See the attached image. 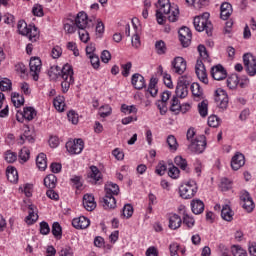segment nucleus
I'll use <instances>...</instances> for the list:
<instances>
[{
	"label": "nucleus",
	"mask_w": 256,
	"mask_h": 256,
	"mask_svg": "<svg viewBox=\"0 0 256 256\" xmlns=\"http://www.w3.org/2000/svg\"><path fill=\"white\" fill-rule=\"evenodd\" d=\"M156 7V19L159 25L165 23L167 16L170 23H175V21L179 19V8L171 7V2H169V0H158Z\"/></svg>",
	"instance_id": "obj_1"
},
{
	"label": "nucleus",
	"mask_w": 256,
	"mask_h": 256,
	"mask_svg": "<svg viewBox=\"0 0 256 256\" xmlns=\"http://www.w3.org/2000/svg\"><path fill=\"white\" fill-rule=\"evenodd\" d=\"M115 195H119V185L111 182L107 183L105 185V196L102 198L104 209H115L117 207Z\"/></svg>",
	"instance_id": "obj_2"
},
{
	"label": "nucleus",
	"mask_w": 256,
	"mask_h": 256,
	"mask_svg": "<svg viewBox=\"0 0 256 256\" xmlns=\"http://www.w3.org/2000/svg\"><path fill=\"white\" fill-rule=\"evenodd\" d=\"M193 25L196 31H206L208 36L212 35L213 24L209 21V13H204L202 16L195 17Z\"/></svg>",
	"instance_id": "obj_3"
},
{
	"label": "nucleus",
	"mask_w": 256,
	"mask_h": 256,
	"mask_svg": "<svg viewBox=\"0 0 256 256\" xmlns=\"http://www.w3.org/2000/svg\"><path fill=\"white\" fill-rule=\"evenodd\" d=\"M197 182L188 180L179 187V195L182 199H193L198 191Z\"/></svg>",
	"instance_id": "obj_4"
},
{
	"label": "nucleus",
	"mask_w": 256,
	"mask_h": 256,
	"mask_svg": "<svg viewBox=\"0 0 256 256\" xmlns=\"http://www.w3.org/2000/svg\"><path fill=\"white\" fill-rule=\"evenodd\" d=\"M74 72H73V66L69 64H65L62 67V93H67L69 89L71 88V85L75 83V79L73 78Z\"/></svg>",
	"instance_id": "obj_5"
},
{
	"label": "nucleus",
	"mask_w": 256,
	"mask_h": 256,
	"mask_svg": "<svg viewBox=\"0 0 256 256\" xmlns=\"http://www.w3.org/2000/svg\"><path fill=\"white\" fill-rule=\"evenodd\" d=\"M189 85H191V78L189 76H181L178 79V83L176 86V97L180 99H185L187 95H189Z\"/></svg>",
	"instance_id": "obj_6"
},
{
	"label": "nucleus",
	"mask_w": 256,
	"mask_h": 256,
	"mask_svg": "<svg viewBox=\"0 0 256 256\" xmlns=\"http://www.w3.org/2000/svg\"><path fill=\"white\" fill-rule=\"evenodd\" d=\"M207 147V138L205 135L197 136L194 140H191L190 145L188 146L189 151L196 153V155H201Z\"/></svg>",
	"instance_id": "obj_7"
},
{
	"label": "nucleus",
	"mask_w": 256,
	"mask_h": 256,
	"mask_svg": "<svg viewBox=\"0 0 256 256\" xmlns=\"http://www.w3.org/2000/svg\"><path fill=\"white\" fill-rule=\"evenodd\" d=\"M93 21H95V18H89V16H87V13L82 11L77 14L75 18V25L77 29H91V27L95 25Z\"/></svg>",
	"instance_id": "obj_8"
},
{
	"label": "nucleus",
	"mask_w": 256,
	"mask_h": 256,
	"mask_svg": "<svg viewBox=\"0 0 256 256\" xmlns=\"http://www.w3.org/2000/svg\"><path fill=\"white\" fill-rule=\"evenodd\" d=\"M66 149L70 155H79L85 149V142L81 138L70 140L66 143Z\"/></svg>",
	"instance_id": "obj_9"
},
{
	"label": "nucleus",
	"mask_w": 256,
	"mask_h": 256,
	"mask_svg": "<svg viewBox=\"0 0 256 256\" xmlns=\"http://www.w3.org/2000/svg\"><path fill=\"white\" fill-rule=\"evenodd\" d=\"M243 63L245 69L250 77H255L256 75V58L251 53L244 54Z\"/></svg>",
	"instance_id": "obj_10"
},
{
	"label": "nucleus",
	"mask_w": 256,
	"mask_h": 256,
	"mask_svg": "<svg viewBox=\"0 0 256 256\" xmlns=\"http://www.w3.org/2000/svg\"><path fill=\"white\" fill-rule=\"evenodd\" d=\"M240 205H242L243 209L248 213H251L255 209V202H253V198H251V194L246 190H242L240 192Z\"/></svg>",
	"instance_id": "obj_11"
},
{
	"label": "nucleus",
	"mask_w": 256,
	"mask_h": 256,
	"mask_svg": "<svg viewBox=\"0 0 256 256\" xmlns=\"http://www.w3.org/2000/svg\"><path fill=\"white\" fill-rule=\"evenodd\" d=\"M214 101L220 109H227V105H229V96L225 90L218 88L215 91Z\"/></svg>",
	"instance_id": "obj_12"
},
{
	"label": "nucleus",
	"mask_w": 256,
	"mask_h": 256,
	"mask_svg": "<svg viewBox=\"0 0 256 256\" xmlns=\"http://www.w3.org/2000/svg\"><path fill=\"white\" fill-rule=\"evenodd\" d=\"M195 72L199 81L204 83V85H207L209 83V78L207 77V69L205 68V61L197 60Z\"/></svg>",
	"instance_id": "obj_13"
},
{
	"label": "nucleus",
	"mask_w": 256,
	"mask_h": 256,
	"mask_svg": "<svg viewBox=\"0 0 256 256\" xmlns=\"http://www.w3.org/2000/svg\"><path fill=\"white\" fill-rule=\"evenodd\" d=\"M179 40L181 42V45L183 47H189L191 45V39H193V34L191 33V30L189 27H182L178 31Z\"/></svg>",
	"instance_id": "obj_14"
},
{
	"label": "nucleus",
	"mask_w": 256,
	"mask_h": 256,
	"mask_svg": "<svg viewBox=\"0 0 256 256\" xmlns=\"http://www.w3.org/2000/svg\"><path fill=\"white\" fill-rule=\"evenodd\" d=\"M187 70V61L183 57H176L172 61V71L177 75H183Z\"/></svg>",
	"instance_id": "obj_15"
},
{
	"label": "nucleus",
	"mask_w": 256,
	"mask_h": 256,
	"mask_svg": "<svg viewBox=\"0 0 256 256\" xmlns=\"http://www.w3.org/2000/svg\"><path fill=\"white\" fill-rule=\"evenodd\" d=\"M30 75L35 81H39V73H41V59L34 57L30 59L29 63Z\"/></svg>",
	"instance_id": "obj_16"
},
{
	"label": "nucleus",
	"mask_w": 256,
	"mask_h": 256,
	"mask_svg": "<svg viewBox=\"0 0 256 256\" xmlns=\"http://www.w3.org/2000/svg\"><path fill=\"white\" fill-rule=\"evenodd\" d=\"M245 166V155L241 152H236L231 159L230 167L233 171H239Z\"/></svg>",
	"instance_id": "obj_17"
},
{
	"label": "nucleus",
	"mask_w": 256,
	"mask_h": 256,
	"mask_svg": "<svg viewBox=\"0 0 256 256\" xmlns=\"http://www.w3.org/2000/svg\"><path fill=\"white\" fill-rule=\"evenodd\" d=\"M210 73L215 81H223V79H227V70H225L221 64L213 66Z\"/></svg>",
	"instance_id": "obj_18"
},
{
	"label": "nucleus",
	"mask_w": 256,
	"mask_h": 256,
	"mask_svg": "<svg viewBox=\"0 0 256 256\" xmlns=\"http://www.w3.org/2000/svg\"><path fill=\"white\" fill-rule=\"evenodd\" d=\"M88 177L93 185H101L103 183V173H101V170L97 166L90 167Z\"/></svg>",
	"instance_id": "obj_19"
},
{
	"label": "nucleus",
	"mask_w": 256,
	"mask_h": 256,
	"mask_svg": "<svg viewBox=\"0 0 256 256\" xmlns=\"http://www.w3.org/2000/svg\"><path fill=\"white\" fill-rule=\"evenodd\" d=\"M131 84L133 85L134 89H137L138 91H141V89H145V87H147L145 77L139 73L132 75Z\"/></svg>",
	"instance_id": "obj_20"
},
{
	"label": "nucleus",
	"mask_w": 256,
	"mask_h": 256,
	"mask_svg": "<svg viewBox=\"0 0 256 256\" xmlns=\"http://www.w3.org/2000/svg\"><path fill=\"white\" fill-rule=\"evenodd\" d=\"M83 207L86 211H95L97 202H95V196L93 194H85L83 196Z\"/></svg>",
	"instance_id": "obj_21"
},
{
	"label": "nucleus",
	"mask_w": 256,
	"mask_h": 256,
	"mask_svg": "<svg viewBox=\"0 0 256 256\" xmlns=\"http://www.w3.org/2000/svg\"><path fill=\"white\" fill-rule=\"evenodd\" d=\"M72 225L75 229H87L91 225V221L85 216H80L72 220Z\"/></svg>",
	"instance_id": "obj_22"
},
{
	"label": "nucleus",
	"mask_w": 256,
	"mask_h": 256,
	"mask_svg": "<svg viewBox=\"0 0 256 256\" xmlns=\"http://www.w3.org/2000/svg\"><path fill=\"white\" fill-rule=\"evenodd\" d=\"M233 14V6L229 2L222 3L220 7V18L227 21Z\"/></svg>",
	"instance_id": "obj_23"
},
{
	"label": "nucleus",
	"mask_w": 256,
	"mask_h": 256,
	"mask_svg": "<svg viewBox=\"0 0 256 256\" xmlns=\"http://www.w3.org/2000/svg\"><path fill=\"white\" fill-rule=\"evenodd\" d=\"M37 207L33 204L28 206V216L26 217V223L28 225H33L39 219V215L37 214Z\"/></svg>",
	"instance_id": "obj_24"
},
{
	"label": "nucleus",
	"mask_w": 256,
	"mask_h": 256,
	"mask_svg": "<svg viewBox=\"0 0 256 256\" xmlns=\"http://www.w3.org/2000/svg\"><path fill=\"white\" fill-rule=\"evenodd\" d=\"M191 211L194 215H201L205 211V203L200 199H194L191 201Z\"/></svg>",
	"instance_id": "obj_25"
},
{
	"label": "nucleus",
	"mask_w": 256,
	"mask_h": 256,
	"mask_svg": "<svg viewBox=\"0 0 256 256\" xmlns=\"http://www.w3.org/2000/svg\"><path fill=\"white\" fill-rule=\"evenodd\" d=\"M183 225V220L181 219L180 215L177 214H170L169 217V229H172L173 231L179 229Z\"/></svg>",
	"instance_id": "obj_26"
},
{
	"label": "nucleus",
	"mask_w": 256,
	"mask_h": 256,
	"mask_svg": "<svg viewBox=\"0 0 256 256\" xmlns=\"http://www.w3.org/2000/svg\"><path fill=\"white\" fill-rule=\"evenodd\" d=\"M63 68L61 69L59 66H52L49 71L48 75L51 81H57V79L63 78Z\"/></svg>",
	"instance_id": "obj_27"
},
{
	"label": "nucleus",
	"mask_w": 256,
	"mask_h": 256,
	"mask_svg": "<svg viewBox=\"0 0 256 256\" xmlns=\"http://www.w3.org/2000/svg\"><path fill=\"white\" fill-rule=\"evenodd\" d=\"M175 165L177 167H180L182 171H185L186 173H191V168H189V164L187 163V160L183 158V156H176L174 159Z\"/></svg>",
	"instance_id": "obj_28"
},
{
	"label": "nucleus",
	"mask_w": 256,
	"mask_h": 256,
	"mask_svg": "<svg viewBox=\"0 0 256 256\" xmlns=\"http://www.w3.org/2000/svg\"><path fill=\"white\" fill-rule=\"evenodd\" d=\"M6 177L10 183H17V181H19V174L17 173V169L13 166L7 167Z\"/></svg>",
	"instance_id": "obj_29"
},
{
	"label": "nucleus",
	"mask_w": 256,
	"mask_h": 256,
	"mask_svg": "<svg viewBox=\"0 0 256 256\" xmlns=\"http://www.w3.org/2000/svg\"><path fill=\"white\" fill-rule=\"evenodd\" d=\"M235 215V213L233 212V210H231V206H229L228 204H225L222 207L221 210V217L224 221H233V216Z\"/></svg>",
	"instance_id": "obj_30"
},
{
	"label": "nucleus",
	"mask_w": 256,
	"mask_h": 256,
	"mask_svg": "<svg viewBox=\"0 0 256 256\" xmlns=\"http://www.w3.org/2000/svg\"><path fill=\"white\" fill-rule=\"evenodd\" d=\"M182 211V223L187 227V229H193V227H195V218L189 215L187 211H185V209H183Z\"/></svg>",
	"instance_id": "obj_31"
},
{
	"label": "nucleus",
	"mask_w": 256,
	"mask_h": 256,
	"mask_svg": "<svg viewBox=\"0 0 256 256\" xmlns=\"http://www.w3.org/2000/svg\"><path fill=\"white\" fill-rule=\"evenodd\" d=\"M21 115L23 119H26V121H33V119L37 117V110L33 107H25Z\"/></svg>",
	"instance_id": "obj_32"
},
{
	"label": "nucleus",
	"mask_w": 256,
	"mask_h": 256,
	"mask_svg": "<svg viewBox=\"0 0 256 256\" xmlns=\"http://www.w3.org/2000/svg\"><path fill=\"white\" fill-rule=\"evenodd\" d=\"M44 185L47 189H55L57 187V176L49 174L44 178Z\"/></svg>",
	"instance_id": "obj_33"
},
{
	"label": "nucleus",
	"mask_w": 256,
	"mask_h": 256,
	"mask_svg": "<svg viewBox=\"0 0 256 256\" xmlns=\"http://www.w3.org/2000/svg\"><path fill=\"white\" fill-rule=\"evenodd\" d=\"M190 89L195 99H203V89L201 88V85H199V83H192Z\"/></svg>",
	"instance_id": "obj_34"
},
{
	"label": "nucleus",
	"mask_w": 256,
	"mask_h": 256,
	"mask_svg": "<svg viewBox=\"0 0 256 256\" xmlns=\"http://www.w3.org/2000/svg\"><path fill=\"white\" fill-rule=\"evenodd\" d=\"M36 165L40 171H45V169H47V155H45V153H40L37 156Z\"/></svg>",
	"instance_id": "obj_35"
},
{
	"label": "nucleus",
	"mask_w": 256,
	"mask_h": 256,
	"mask_svg": "<svg viewBox=\"0 0 256 256\" xmlns=\"http://www.w3.org/2000/svg\"><path fill=\"white\" fill-rule=\"evenodd\" d=\"M11 101L14 107H21V105L25 104V98L17 92L11 94Z\"/></svg>",
	"instance_id": "obj_36"
},
{
	"label": "nucleus",
	"mask_w": 256,
	"mask_h": 256,
	"mask_svg": "<svg viewBox=\"0 0 256 256\" xmlns=\"http://www.w3.org/2000/svg\"><path fill=\"white\" fill-rule=\"evenodd\" d=\"M53 105L57 111H60V113L65 111V97L57 96L53 100Z\"/></svg>",
	"instance_id": "obj_37"
},
{
	"label": "nucleus",
	"mask_w": 256,
	"mask_h": 256,
	"mask_svg": "<svg viewBox=\"0 0 256 256\" xmlns=\"http://www.w3.org/2000/svg\"><path fill=\"white\" fill-rule=\"evenodd\" d=\"M26 37H28L32 43H35V41L39 39V29L35 27V25H30V30L28 34H26Z\"/></svg>",
	"instance_id": "obj_38"
},
{
	"label": "nucleus",
	"mask_w": 256,
	"mask_h": 256,
	"mask_svg": "<svg viewBox=\"0 0 256 256\" xmlns=\"http://www.w3.org/2000/svg\"><path fill=\"white\" fill-rule=\"evenodd\" d=\"M52 235L55 239H61V237H63V228L59 222H54L52 224Z\"/></svg>",
	"instance_id": "obj_39"
},
{
	"label": "nucleus",
	"mask_w": 256,
	"mask_h": 256,
	"mask_svg": "<svg viewBox=\"0 0 256 256\" xmlns=\"http://www.w3.org/2000/svg\"><path fill=\"white\" fill-rule=\"evenodd\" d=\"M155 51L157 55H165V53H167V45L165 44V41L163 40L156 41Z\"/></svg>",
	"instance_id": "obj_40"
},
{
	"label": "nucleus",
	"mask_w": 256,
	"mask_h": 256,
	"mask_svg": "<svg viewBox=\"0 0 256 256\" xmlns=\"http://www.w3.org/2000/svg\"><path fill=\"white\" fill-rule=\"evenodd\" d=\"M31 29V25H27V22L24 20L18 21V32L20 35H29V30Z\"/></svg>",
	"instance_id": "obj_41"
},
{
	"label": "nucleus",
	"mask_w": 256,
	"mask_h": 256,
	"mask_svg": "<svg viewBox=\"0 0 256 256\" xmlns=\"http://www.w3.org/2000/svg\"><path fill=\"white\" fill-rule=\"evenodd\" d=\"M30 155H31V151L29 150V148L23 147L20 150L18 157H19L21 163H27V161H29Z\"/></svg>",
	"instance_id": "obj_42"
},
{
	"label": "nucleus",
	"mask_w": 256,
	"mask_h": 256,
	"mask_svg": "<svg viewBox=\"0 0 256 256\" xmlns=\"http://www.w3.org/2000/svg\"><path fill=\"white\" fill-rule=\"evenodd\" d=\"M239 85V76L237 74H232L227 79V87L229 89H235Z\"/></svg>",
	"instance_id": "obj_43"
},
{
	"label": "nucleus",
	"mask_w": 256,
	"mask_h": 256,
	"mask_svg": "<svg viewBox=\"0 0 256 256\" xmlns=\"http://www.w3.org/2000/svg\"><path fill=\"white\" fill-rule=\"evenodd\" d=\"M198 52L201 57V59H198V61H204V63H209V54L207 53V48H205L204 45L198 46Z\"/></svg>",
	"instance_id": "obj_44"
},
{
	"label": "nucleus",
	"mask_w": 256,
	"mask_h": 256,
	"mask_svg": "<svg viewBox=\"0 0 256 256\" xmlns=\"http://www.w3.org/2000/svg\"><path fill=\"white\" fill-rule=\"evenodd\" d=\"M219 187L221 191H229L233 188V181L228 178H222Z\"/></svg>",
	"instance_id": "obj_45"
},
{
	"label": "nucleus",
	"mask_w": 256,
	"mask_h": 256,
	"mask_svg": "<svg viewBox=\"0 0 256 256\" xmlns=\"http://www.w3.org/2000/svg\"><path fill=\"white\" fill-rule=\"evenodd\" d=\"M180 174H181V171L177 166L170 165L168 167V175L171 177V179H179Z\"/></svg>",
	"instance_id": "obj_46"
},
{
	"label": "nucleus",
	"mask_w": 256,
	"mask_h": 256,
	"mask_svg": "<svg viewBox=\"0 0 256 256\" xmlns=\"http://www.w3.org/2000/svg\"><path fill=\"white\" fill-rule=\"evenodd\" d=\"M121 112L124 113V115H131V113H137V107L135 105H127L122 104L121 105Z\"/></svg>",
	"instance_id": "obj_47"
},
{
	"label": "nucleus",
	"mask_w": 256,
	"mask_h": 256,
	"mask_svg": "<svg viewBox=\"0 0 256 256\" xmlns=\"http://www.w3.org/2000/svg\"><path fill=\"white\" fill-rule=\"evenodd\" d=\"M231 253L233 256H247V251L239 245H232Z\"/></svg>",
	"instance_id": "obj_48"
},
{
	"label": "nucleus",
	"mask_w": 256,
	"mask_h": 256,
	"mask_svg": "<svg viewBox=\"0 0 256 256\" xmlns=\"http://www.w3.org/2000/svg\"><path fill=\"white\" fill-rule=\"evenodd\" d=\"M166 143L168 144V147L171 151H175L177 147H179V144L177 143V138L173 135H169L167 137Z\"/></svg>",
	"instance_id": "obj_49"
},
{
	"label": "nucleus",
	"mask_w": 256,
	"mask_h": 256,
	"mask_svg": "<svg viewBox=\"0 0 256 256\" xmlns=\"http://www.w3.org/2000/svg\"><path fill=\"white\" fill-rule=\"evenodd\" d=\"M4 159L7 163H15L17 161V153L8 150L4 153Z\"/></svg>",
	"instance_id": "obj_50"
},
{
	"label": "nucleus",
	"mask_w": 256,
	"mask_h": 256,
	"mask_svg": "<svg viewBox=\"0 0 256 256\" xmlns=\"http://www.w3.org/2000/svg\"><path fill=\"white\" fill-rule=\"evenodd\" d=\"M32 14L34 17H43L45 12L43 11V6L41 4H34L32 7Z\"/></svg>",
	"instance_id": "obj_51"
},
{
	"label": "nucleus",
	"mask_w": 256,
	"mask_h": 256,
	"mask_svg": "<svg viewBox=\"0 0 256 256\" xmlns=\"http://www.w3.org/2000/svg\"><path fill=\"white\" fill-rule=\"evenodd\" d=\"M79 39L82 41V43H88L90 37H89V31H87V28L79 29L78 31Z\"/></svg>",
	"instance_id": "obj_52"
},
{
	"label": "nucleus",
	"mask_w": 256,
	"mask_h": 256,
	"mask_svg": "<svg viewBox=\"0 0 256 256\" xmlns=\"http://www.w3.org/2000/svg\"><path fill=\"white\" fill-rule=\"evenodd\" d=\"M122 215L123 217H126V219H130V217H133V206L131 204L124 205Z\"/></svg>",
	"instance_id": "obj_53"
},
{
	"label": "nucleus",
	"mask_w": 256,
	"mask_h": 256,
	"mask_svg": "<svg viewBox=\"0 0 256 256\" xmlns=\"http://www.w3.org/2000/svg\"><path fill=\"white\" fill-rule=\"evenodd\" d=\"M198 111L201 117H207L209 111L207 102L202 101L200 104H198Z\"/></svg>",
	"instance_id": "obj_54"
},
{
	"label": "nucleus",
	"mask_w": 256,
	"mask_h": 256,
	"mask_svg": "<svg viewBox=\"0 0 256 256\" xmlns=\"http://www.w3.org/2000/svg\"><path fill=\"white\" fill-rule=\"evenodd\" d=\"M40 235H49L51 233V227H49V223L42 221L40 222Z\"/></svg>",
	"instance_id": "obj_55"
},
{
	"label": "nucleus",
	"mask_w": 256,
	"mask_h": 256,
	"mask_svg": "<svg viewBox=\"0 0 256 256\" xmlns=\"http://www.w3.org/2000/svg\"><path fill=\"white\" fill-rule=\"evenodd\" d=\"M179 109H181V104H179V97L173 96L170 104V110L175 112L179 111Z\"/></svg>",
	"instance_id": "obj_56"
},
{
	"label": "nucleus",
	"mask_w": 256,
	"mask_h": 256,
	"mask_svg": "<svg viewBox=\"0 0 256 256\" xmlns=\"http://www.w3.org/2000/svg\"><path fill=\"white\" fill-rule=\"evenodd\" d=\"M67 117L73 125H77V123H79V114H77L75 111H69Z\"/></svg>",
	"instance_id": "obj_57"
},
{
	"label": "nucleus",
	"mask_w": 256,
	"mask_h": 256,
	"mask_svg": "<svg viewBox=\"0 0 256 256\" xmlns=\"http://www.w3.org/2000/svg\"><path fill=\"white\" fill-rule=\"evenodd\" d=\"M11 80L4 78L0 81V90L1 91H11Z\"/></svg>",
	"instance_id": "obj_58"
},
{
	"label": "nucleus",
	"mask_w": 256,
	"mask_h": 256,
	"mask_svg": "<svg viewBox=\"0 0 256 256\" xmlns=\"http://www.w3.org/2000/svg\"><path fill=\"white\" fill-rule=\"evenodd\" d=\"M221 120L216 115H212L208 118V125L209 127H219Z\"/></svg>",
	"instance_id": "obj_59"
},
{
	"label": "nucleus",
	"mask_w": 256,
	"mask_h": 256,
	"mask_svg": "<svg viewBox=\"0 0 256 256\" xmlns=\"http://www.w3.org/2000/svg\"><path fill=\"white\" fill-rule=\"evenodd\" d=\"M169 249L171 256H179V249H181V245H179L177 242H174L170 244Z\"/></svg>",
	"instance_id": "obj_60"
},
{
	"label": "nucleus",
	"mask_w": 256,
	"mask_h": 256,
	"mask_svg": "<svg viewBox=\"0 0 256 256\" xmlns=\"http://www.w3.org/2000/svg\"><path fill=\"white\" fill-rule=\"evenodd\" d=\"M90 63L93 69H99V65H101V61L99 60V56L92 54L89 56Z\"/></svg>",
	"instance_id": "obj_61"
},
{
	"label": "nucleus",
	"mask_w": 256,
	"mask_h": 256,
	"mask_svg": "<svg viewBox=\"0 0 256 256\" xmlns=\"http://www.w3.org/2000/svg\"><path fill=\"white\" fill-rule=\"evenodd\" d=\"M100 117H102L103 119H105V117H109V115H111V108L109 105L103 106L100 109Z\"/></svg>",
	"instance_id": "obj_62"
},
{
	"label": "nucleus",
	"mask_w": 256,
	"mask_h": 256,
	"mask_svg": "<svg viewBox=\"0 0 256 256\" xmlns=\"http://www.w3.org/2000/svg\"><path fill=\"white\" fill-rule=\"evenodd\" d=\"M60 256H73V248L66 246L61 249Z\"/></svg>",
	"instance_id": "obj_63"
},
{
	"label": "nucleus",
	"mask_w": 256,
	"mask_h": 256,
	"mask_svg": "<svg viewBox=\"0 0 256 256\" xmlns=\"http://www.w3.org/2000/svg\"><path fill=\"white\" fill-rule=\"evenodd\" d=\"M218 251L221 256H229V248L226 247L225 244H219Z\"/></svg>",
	"instance_id": "obj_64"
}]
</instances>
